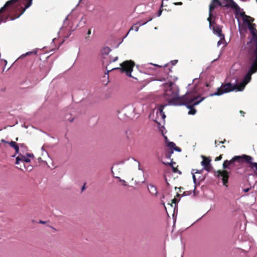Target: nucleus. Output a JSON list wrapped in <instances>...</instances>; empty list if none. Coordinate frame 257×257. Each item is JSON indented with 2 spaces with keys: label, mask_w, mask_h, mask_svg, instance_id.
<instances>
[{
  "label": "nucleus",
  "mask_w": 257,
  "mask_h": 257,
  "mask_svg": "<svg viewBox=\"0 0 257 257\" xmlns=\"http://www.w3.org/2000/svg\"><path fill=\"white\" fill-rule=\"evenodd\" d=\"M171 68L172 67L170 64H166L160 72L158 79L160 81H168V82L165 84L166 89L164 95V98L168 103L160 105L159 112L157 113V118L160 117L163 120H164L166 117L163 109L168 105H181L190 102L193 100L192 94H188V93L181 97L178 96V88L172 82V81H175L176 78L173 76Z\"/></svg>",
  "instance_id": "1"
},
{
  "label": "nucleus",
  "mask_w": 257,
  "mask_h": 257,
  "mask_svg": "<svg viewBox=\"0 0 257 257\" xmlns=\"http://www.w3.org/2000/svg\"><path fill=\"white\" fill-rule=\"evenodd\" d=\"M230 2L231 3L226 6L230 7L233 10L236 19L239 20V17L242 18L243 22L247 24L248 28L251 35V38L246 44L247 54L257 55V30L256 25L251 23L254 19L246 16L245 12L242 11L234 1Z\"/></svg>",
  "instance_id": "2"
},
{
  "label": "nucleus",
  "mask_w": 257,
  "mask_h": 257,
  "mask_svg": "<svg viewBox=\"0 0 257 257\" xmlns=\"http://www.w3.org/2000/svg\"><path fill=\"white\" fill-rule=\"evenodd\" d=\"M28 3H20V1H7L3 7L0 9V23L6 22L9 18L10 20H14L19 18L26 9L31 6L32 1Z\"/></svg>",
  "instance_id": "3"
},
{
  "label": "nucleus",
  "mask_w": 257,
  "mask_h": 257,
  "mask_svg": "<svg viewBox=\"0 0 257 257\" xmlns=\"http://www.w3.org/2000/svg\"><path fill=\"white\" fill-rule=\"evenodd\" d=\"M247 64L248 70L244 77L242 82L238 84V91H242L250 81L251 75L257 72V55L247 54Z\"/></svg>",
  "instance_id": "4"
},
{
  "label": "nucleus",
  "mask_w": 257,
  "mask_h": 257,
  "mask_svg": "<svg viewBox=\"0 0 257 257\" xmlns=\"http://www.w3.org/2000/svg\"><path fill=\"white\" fill-rule=\"evenodd\" d=\"M252 160L253 158L252 157L246 155L235 156L230 160L224 161L223 163L222 167L224 169H230L231 167L234 166V163L235 162L240 163L244 162L245 163L249 165V167L250 169H253V168H255L254 173L255 175H257V162H253Z\"/></svg>",
  "instance_id": "5"
},
{
  "label": "nucleus",
  "mask_w": 257,
  "mask_h": 257,
  "mask_svg": "<svg viewBox=\"0 0 257 257\" xmlns=\"http://www.w3.org/2000/svg\"><path fill=\"white\" fill-rule=\"evenodd\" d=\"M238 84H233L230 82L222 83L219 88H218L216 92L214 93L211 94V96L217 95L219 96L224 93H227L234 90L238 91Z\"/></svg>",
  "instance_id": "6"
},
{
  "label": "nucleus",
  "mask_w": 257,
  "mask_h": 257,
  "mask_svg": "<svg viewBox=\"0 0 257 257\" xmlns=\"http://www.w3.org/2000/svg\"><path fill=\"white\" fill-rule=\"evenodd\" d=\"M135 65V62L132 60H126L120 64V67L113 68L111 70H119L122 73H125V74L130 77L132 76V72Z\"/></svg>",
  "instance_id": "7"
},
{
  "label": "nucleus",
  "mask_w": 257,
  "mask_h": 257,
  "mask_svg": "<svg viewBox=\"0 0 257 257\" xmlns=\"http://www.w3.org/2000/svg\"><path fill=\"white\" fill-rule=\"evenodd\" d=\"M30 159L27 157L26 156L23 155L22 154H20L16 158V164L17 165H20V167H18L19 169L23 170L22 165H21V163H23V166L28 171L32 170L33 167L32 166H28L26 167L25 163L30 162Z\"/></svg>",
  "instance_id": "8"
},
{
  "label": "nucleus",
  "mask_w": 257,
  "mask_h": 257,
  "mask_svg": "<svg viewBox=\"0 0 257 257\" xmlns=\"http://www.w3.org/2000/svg\"><path fill=\"white\" fill-rule=\"evenodd\" d=\"M188 94H191L192 97H193V100L192 101L190 102H188L187 104H184L183 105H186L187 107L190 109V110L188 112L189 114H195L196 112V110L194 108V106L198 104L201 101H202L204 98H202L200 100L197 101L196 99H197V97H196L195 94L193 92H188Z\"/></svg>",
  "instance_id": "9"
},
{
  "label": "nucleus",
  "mask_w": 257,
  "mask_h": 257,
  "mask_svg": "<svg viewBox=\"0 0 257 257\" xmlns=\"http://www.w3.org/2000/svg\"><path fill=\"white\" fill-rule=\"evenodd\" d=\"M215 176L218 177V178L220 177L223 185L226 187H227L228 181L229 178V172L225 170H219L217 171L214 172Z\"/></svg>",
  "instance_id": "10"
},
{
  "label": "nucleus",
  "mask_w": 257,
  "mask_h": 257,
  "mask_svg": "<svg viewBox=\"0 0 257 257\" xmlns=\"http://www.w3.org/2000/svg\"><path fill=\"white\" fill-rule=\"evenodd\" d=\"M230 3L231 2L230 1H222V3H221V1H212V3L209 6V13H211L212 11L218 6L231 8L230 7L226 6Z\"/></svg>",
  "instance_id": "11"
},
{
  "label": "nucleus",
  "mask_w": 257,
  "mask_h": 257,
  "mask_svg": "<svg viewBox=\"0 0 257 257\" xmlns=\"http://www.w3.org/2000/svg\"><path fill=\"white\" fill-rule=\"evenodd\" d=\"M202 158L203 160L201 162V164L204 167V169L208 172L211 171L212 169V166L210 165L211 158L209 157H206L204 156H202Z\"/></svg>",
  "instance_id": "12"
},
{
  "label": "nucleus",
  "mask_w": 257,
  "mask_h": 257,
  "mask_svg": "<svg viewBox=\"0 0 257 257\" xmlns=\"http://www.w3.org/2000/svg\"><path fill=\"white\" fill-rule=\"evenodd\" d=\"M148 189L150 194L155 196H157L158 194V190L157 187L153 184H149L148 185Z\"/></svg>",
  "instance_id": "13"
},
{
  "label": "nucleus",
  "mask_w": 257,
  "mask_h": 257,
  "mask_svg": "<svg viewBox=\"0 0 257 257\" xmlns=\"http://www.w3.org/2000/svg\"><path fill=\"white\" fill-rule=\"evenodd\" d=\"M87 19L86 16H83L77 24L76 27L79 29L83 28L87 23Z\"/></svg>",
  "instance_id": "14"
},
{
  "label": "nucleus",
  "mask_w": 257,
  "mask_h": 257,
  "mask_svg": "<svg viewBox=\"0 0 257 257\" xmlns=\"http://www.w3.org/2000/svg\"><path fill=\"white\" fill-rule=\"evenodd\" d=\"M214 32L218 35L219 37L221 38V39H224V35L222 34V31L221 28L217 26L213 28Z\"/></svg>",
  "instance_id": "15"
},
{
  "label": "nucleus",
  "mask_w": 257,
  "mask_h": 257,
  "mask_svg": "<svg viewBox=\"0 0 257 257\" xmlns=\"http://www.w3.org/2000/svg\"><path fill=\"white\" fill-rule=\"evenodd\" d=\"M163 163L165 165H169L170 166H171L172 168L173 172L174 173H178L179 174H181V172L180 171L178 170L176 167L174 166V165L176 164V163L175 162H173L172 161L171 163H166L165 162H163Z\"/></svg>",
  "instance_id": "16"
},
{
  "label": "nucleus",
  "mask_w": 257,
  "mask_h": 257,
  "mask_svg": "<svg viewBox=\"0 0 257 257\" xmlns=\"http://www.w3.org/2000/svg\"><path fill=\"white\" fill-rule=\"evenodd\" d=\"M163 2L164 1H162L161 7L157 14V17H160L161 15L162 11L163 10H165V11H169V10H170L169 9H168L167 8H165L164 9H163V7H164Z\"/></svg>",
  "instance_id": "17"
},
{
  "label": "nucleus",
  "mask_w": 257,
  "mask_h": 257,
  "mask_svg": "<svg viewBox=\"0 0 257 257\" xmlns=\"http://www.w3.org/2000/svg\"><path fill=\"white\" fill-rule=\"evenodd\" d=\"M111 51V49L109 47H105L101 50L102 55H107Z\"/></svg>",
  "instance_id": "18"
},
{
  "label": "nucleus",
  "mask_w": 257,
  "mask_h": 257,
  "mask_svg": "<svg viewBox=\"0 0 257 257\" xmlns=\"http://www.w3.org/2000/svg\"><path fill=\"white\" fill-rule=\"evenodd\" d=\"M15 150V154L13 156V157L16 156V155L19 153V146L18 144L17 145L13 148Z\"/></svg>",
  "instance_id": "19"
},
{
  "label": "nucleus",
  "mask_w": 257,
  "mask_h": 257,
  "mask_svg": "<svg viewBox=\"0 0 257 257\" xmlns=\"http://www.w3.org/2000/svg\"><path fill=\"white\" fill-rule=\"evenodd\" d=\"M8 144H9V145L12 147V148H14L16 145H17V143L15 142H14V141H11L10 142H8Z\"/></svg>",
  "instance_id": "20"
},
{
  "label": "nucleus",
  "mask_w": 257,
  "mask_h": 257,
  "mask_svg": "<svg viewBox=\"0 0 257 257\" xmlns=\"http://www.w3.org/2000/svg\"><path fill=\"white\" fill-rule=\"evenodd\" d=\"M175 144L173 142H169L168 144V147L172 149H174V148L175 147Z\"/></svg>",
  "instance_id": "21"
},
{
  "label": "nucleus",
  "mask_w": 257,
  "mask_h": 257,
  "mask_svg": "<svg viewBox=\"0 0 257 257\" xmlns=\"http://www.w3.org/2000/svg\"><path fill=\"white\" fill-rule=\"evenodd\" d=\"M131 30H134L135 31H138L139 30V27L137 26V24L134 25L131 28Z\"/></svg>",
  "instance_id": "22"
},
{
  "label": "nucleus",
  "mask_w": 257,
  "mask_h": 257,
  "mask_svg": "<svg viewBox=\"0 0 257 257\" xmlns=\"http://www.w3.org/2000/svg\"><path fill=\"white\" fill-rule=\"evenodd\" d=\"M177 202H178L177 199L176 198H174V199H173L172 200V202H171V204H170V205H171V206H173V204H176V203H177Z\"/></svg>",
  "instance_id": "23"
},
{
  "label": "nucleus",
  "mask_w": 257,
  "mask_h": 257,
  "mask_svg": "<svg viewBox=\"0 0 257 257\" xmlns=\"http://www.w3.org/2000/svg\"><path fill=\"white\" fill-rule=\"evenodd\" d=\"M152 19H153V18L152 17H150L147 21H146L143 22L142 23H140V26L143 25H144V24H146L147 22L152 21Z\"/></svg>",
  "instance_id": "24"
},
{
  "label": "nucleus",
  "mask_w": 257,
  "mask_h": 257,
  "mask_svg": "<svg viewBox=\"0 0 257 257\" xmlns=\"http://www.w3.org/2000/svg\"><path fill=\"white\" fill-rule=\"evenodd\" d=\"M222 155H220L218 157H217L215 158V161H218L222 159Z\"/></svg>",
  "instance_id": "25"
},
{
  "label": "nucleus",
  "mask_w": 257,
  "mask_h": 257,
  "mask_svg": "<svg viewBox=\"0 0 257 257\" xmlns=\"http://www.w3.org/2000/svg\"><path fill=\"white\" fill-rule=\"evenodd\" d=\"M118 59V57H115V58H113L112 59H110L109 60V63H111L112 62H115L116 61H117Z\"/></svg>",
  "instance_id": "26"
},
{
  "label": "nucleus",
  "mask_w": 257,
  "mask_h": 257,
  "mask_svg": "<svg viewBox=\"0 0 257 257\" xmlns=\"http://www.w3.org/2000/svg\"><path fill=\"white\" fill-rule=\"evenodd\" d=\"M27 157H28L29 158H34V156L33 154H27V156H26Z\"/></svg>",
  "instance_id": "27"
},
{
  "label": "nucleus",
  "mask_w": 257,
  "mask_h": 257,
  "mask_svg": "<svg viewBox=\"0 0 257 257\" xmlns=\"http://www.w3.org/2000/svg\"><path fill=\"white\" fill-rule=\"evenodd\" d=\"M173 153V151H171V153H168V154H166V158H170L171 157V154Z\"/></svg>",
  "instance_id": "28"
},
{
  "label": "nucleus",
  "mask_w": 257,
  "mask_h": 257,
  "mask_svg": "<svg viewBox=\"0 0 257 257\" xmlns=\"http://www.w3.org/2000/svg\"><path fill=\"white\" fill-rule=\"evenodd\" d=\"M174 150H175V151H177L178 152H180L181 151V149L178 147H176L175 146V147L173 149Z\"/></svg>",
  "instance_id": "29"
},
{
  "label": "nucleus",
  "mask_w": 257,
  "mask_h": 257,
  "mask_svg": "<svg viewBox=\"0 0 257 257\" xmlns=\"http://www.w3.org/2000/svg\"><path fill=\"white\" fill-rule=\"evenodd\" d=\"M220 144L221 143H219V141H217L216 140L215 141V145L216 147L219 146Z\"/></svg>",
  "instance_id": "30"
},
{
  "label": "nucleus",
  "mask_w": 257,
  "mask_h": 257,
  "mask_svg": "<svg viewBox=\"0 0 257 257\" xmlns=\"http://www.w3.org/2000/svg\"><path fill=\"white\" fill-rule=\"evenodd\" d=\"M173 5H182V3L180 2H178V3H172Z\"/></svg>",
  "instance_id": "31"
},
{
  "label": "nucleus",
  "mask_w": 257,
  "mask_h": 257,
  "mask_svg": "<svg viewBox=\"0 0 257 257\" xmlns=\"http://www.w3.org/2000/svg\"><path fill=\"white\" fill-rule=\"evenodd\" d=\"M193 171H195V173H201L202 170H195V169H193Z\"/></svg>",
  "instance_id": "32"
},
{
  "label": "nucleus",
  "mask_w": 257,
  "mask_h": 257,
  "mask_svg": "<svg viewBox=\"0 0 257 257\" xmlns=\"http://www.w3.org/2000/svg\"><path fill=\"white\" fill-rule=\"evenodd\" d=\"M211 13H209V17L207 19V20L210 23H211Z\"/></svg>",
  "instance_id": "33"
},
{
  "label": "nucleus",
  "mask_w": 257,
  "mask_h": 257,
  "mask_svg": "<svg viewBox=\"0 0 257 257\" xmlns=\"http://www.w3.org/2000/svg\"><path fill=\"white\" fill-rule=\"evenodd\" d=\"M239 113L241 114V115L242 116H244V114H245V112L242 111V110H240L239 111Z\"/></svg>",
  "instance_id": "34"
},
{
  "label": "nucleus",
  "mask_w": 257,
  "mask_h": 257,
  "mask_svg": "<svg viewBox=\"0 0 257 257\" xmlns=\"http://www.w3.org/2000/svg\"><path fill=\"white\" fill-rule=\"evenodd\" d=\"M250 189V188H247L244 189H243V191L244 192H248L249 191Z\"/></svg>",
  "instance_id": "35"
},
{
  "label": "nucleus",
  "mask_w": 257,
  "mask_h": 257,
  "mask_svg": "<svg viewBox=\"0 0 257 257\" xmlns=\"http://www.w3.org/2000/svg\"><path fill=\"white\" fill-rule=\"evenodd\" d=\"M91 33V29H88V31H87V34L88 35H90Z\"/></svg>",
  "instance_id": "36"
},
{
  "label": "nucleus",
  "mask_w": 257,
  "mask_h": 257,
  "mask_svg": "<svg viewBox=\"0 0 257 257\" xmlns=\"http://www.w3.org/2000/svg\"><path fill=\"white\" fill-rule=\"evenodd\" d=\"M177 60H174L173 61H172L171 63L172 64V65H174L177 62Z\"/></svg>",
  "instance_id": "37"
},
{
  "label": "nucleus",
  "mask_w": 257,
  "mask_h": 257,
  "mask_svg": "<svg viewBox=\"0 0 257 257\" xmlns=\"http://www.w3.org/2000/svg\"><path fill=\"white\" fill-rule=\"evenodd\" d=\"M1 142H2V143H4L8 144V142H7V141H5V140L2 139V140H1Z\"/></svg>",
  "instance_id": "38"
},
{
  "label": "nucleus",
  "mask_w": 257,
  "mask_h": 257,
  "mask_svg": "<svg viewBox=\"0 0 257 257\" xmlns=\"http://www.w3.org/2000/svg\"><path fill=\"white\" fill-rule=\"evenodd\" d=\"M39 223L44 224L46 223V222L42 220H40Z\"/></svg>",
  "instance_id": "39"
},
{
  "label": "nucleus",
  "mask_w": 257,
  "mask_h": 257,
  "mask_svg": "<svg viewBox=\"0 0 257 257\" xmlns=\"http://www.w3.org/2000/svg\"><path fill=\"white\" fill-rule=\"evenodd\" d=\"M225 141H226L225 139H224L223 141H219V143H221V144H223L225 143Z\"/></svg>",
  "instance_id": "40"
},
{
  "label": "nucleus",
  "mask_w": 257,
  "mask_h": 257,
  "mask_svg": "<svg viewBox=\"0 0 257 257\" xmlns=\"http://www.w3.org/2000/svg\"><path fill=\"white\" fill-rule=\"evenodd\" d=\"M193 179L194 181L195 182L196 181V177H195V175H194V174L193 175Z\"/></svg>",
  "instance_id": "41"
},
{
  "label": "nucleus",
  "mask_w": 257,
  "mask_h": 257,
  "mask_svg": "<svg viewBox=\"0 0 257 257\" xmlns=\"http://www.w3.org/2000/svg\"><path fill=\"white\" fill-rule=\"evenodd\" d=\"M122 182H123V185H124V186L126 185V184H125L126 182H125V181L124 180H122Z\"/></svg>",
  "instance_id": "42"
},
{
  "label": "nucleus",
  "mask_w": 257,
  "mask_h": 257,
  "mask_svg": "<svg viewBox=\"0 0 257 257\" xmlns=\"http://www.w3.org/2000/svg\"><path fill=\"white\" fill-rule=\"evenodd\" d=\"M220 148H221V149H225V146H224V145H222V146H221L220 147Z\"/></svg>",
  "instance_id": "43"
},
{
  "label": "nucleus",
  "mask_w": 257,
  "mask_h": 257,
  "mask_svg": "<svg viewBox=\"0 0 257 257\" xmlns=\"http://www.w3.org/2000/svg\"><path fill=\"white\" fill-rule=\"evenodd\" d=\"M221 43V41L220 40V41H219L218 42V43H217V45H220Z\"/></svg>",
  "instance_id": "44"
},
{
  "label": "nucleus",
  "mask_w": 257,
  "mask_h": 257,
  "mask_svg": "<svg viewBox=\"0 0 257 257\" xmlns=\"http://www.w3.org/2000/svg\"><path fill=\"white\" fill-rule=\"evenodd\" d=\"M19 145H20V147H24V144H20Z\"/></svg>",
  "instance_id": "45"
},
{
  "label": "nucleus",
  "mask_w": 257,
  "mask_h": 257,
  "mask_svg": "<svg viewBox=\"0 0 257 257\" xmlns=\"http://www.w3.org/2000/svg\"><path fill=\"white\" fill-rule=\"evenodd\" d=\"M85 189V186L84 185L82 188V191H83Z\"/></svg>",
  "instance_id": "46"
},
{
  "label": "nucleus",
  "mask_w": 257,
  "mask_h": 257,
  "mask_svg": "<svg viewBox=\"0 0 257 257\" xmlns=\"http://www.w3.org/2000/svg\"><path fill=\"white\" fill-rule=\"evenodd\" d=\"M30 53H31V52H29H29H28V53H27L25 54V55H29V54H30Z\"/></svg>",
  "instance_id": "47"
},
{
  "label": "nucleus",
  "mask_w": 257,
  "mask_h": 257,
  "mask_svg": "<svg viewBox=\"0 0 257 257\" xmlns=\"http://www.w3.org/2000/svg\"><path fill=\"white\" fill-rule=\"evenodd\" d=\"M180 196V195L179 194H178V193L177 194V196L179 197Z\"/></svg>",
  "instance_id": "48"
},
{
  "label": "nucleus",
  "mask_w": 257,
  "mask_h": 257,
  "mask_svg": "<svg viewBox=\"0 0 257 257\" xmlns=\"http://www.w3.org/2000/svg\"><path fill=\"white\" fill-rule=\"evenodd\" d=\"M53 228V229L55 231H56L57 230L54 228V227H52Z\"/></svg>",
  "instance_id": "49"
},
{
  "label": "nucleus",
  "mask_w": 257,
  "mask_h": 257,
  "mask_svg": "<svg viewBox=\"0 0 257 257\" xmlns=\"http://www.w3.org/2000/svg\"><path fill=\"white\" fill-rule=\"evenodd\" d=\"M16 141H18V138H17L16 139Z\"/></svg>",
  "instance_id": "50"
}]
</instances>
